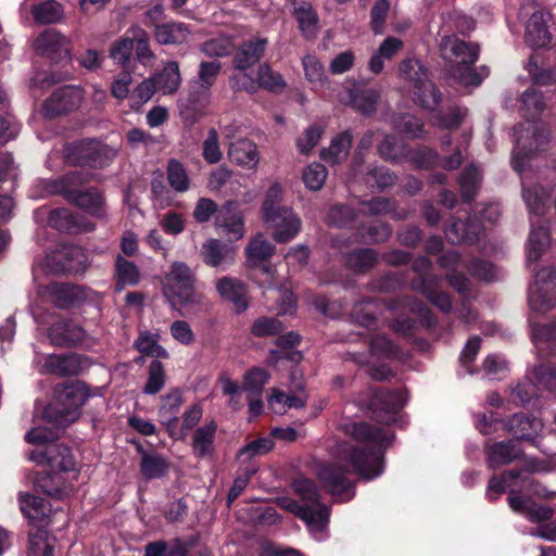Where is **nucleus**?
<instances>
[{
	"mask_svg": "<svg viewBox=\"0 0 556 556\" xmlns=\"http://www.w3.org/2000/svg\"><path fill=\"white\" fill-rule=\"evenodd\" d=\"M447 239L452 243L470 242L478 240L480 226L471 222H454L445 231Z\"/></svg>",
	"mask_w": 556,
	"mask_h": 556,
	"instance_id": "a18cd8bd",
	"label": "nucleus"
},
{
	"mask_svg": "<svg viewBox=\"0 0 556 556\" xmlns=\"http://www.w3.org/2000/svg\"><path fill=\"white\" fill-rule=\"evenodd\" d=\"M48 223L51 227L64 232L89 231L93 229L92 225L80 223L78 218L66 208L52 211L49 215Z\"/></svg>",
	"mask_w": 556,
	"mask_h": 556,
	"instance_id": "2f4dec72",
	"label": "nucleus"
},
{
	"mask_svg": "<svg viewBox=\"0 0 556 556\" xmlns=\"http://www.w3.org/2000/svg\"><path fill=\"white\" fill-rule=\"evenodd\" d=\"M405 403L406 396L402 392L379 391L375 395L371 406L386 413V416H378L381 422L391 424L395 421V414Z\"/></svg>",
	"mask_w": 556,
	"mask_h": 556,
	"instance_id": "bb28decb",
	"label": "nucleus"
},
{
	"mask_svg": "<svg viewBox=\"0 0 556 556\" xmlns=\"http://www.w3.org/2000/svg\"><path fill=\"white\" fill-rule=\"evenodd\" d=\"M168 469V463L159 454L143 453L141 458V472L148 479L164 476Z\"/></svg>",
	"mask_w": 556,
	"mask_h": 556,
	"instance_id": "864d4df0",
	"label": "nucleus"
},
{
	"mask_svg": "<svg viewBox=\"0 0 556 556\" xmlns=\"http://www.w3.org/2000/svg\"><path fill=\"white\" fill-rule=\"evenodd\" d=\"M88 180L79 170L71 172L52 182L51 193L63 194L70 202L96 216H103V200L101 194L93 190L83 191L79 186Z\"/></svg>",
	"mask_w": 556,
	"mask_h": 556,
	"instance_id": "423d86ee",
	"label": "nucleus"
},
{
	"mask_svg": "<svg viewBox=\"0 0 556 556\" xmlns=\"http://www.w3.org/2000/svg\"><path fill=\"white\" fill-rule=\"evenodd\" d=\"M525 14L528 16L525 25L526 42L533 49L546 48L553 39L548 27L551 14L535 5L526 8Z\"/></svg>",
	"mask_w": 556,
	"mask_h": 556,
	"instance_id": "9b49d317",
	"label": "nucleus"
},
{
	"mask_svg": "<svg viewBox=\"0 0 556 556\" xmlns=\"http://www.w3.org/2000/svg\"><path fill=\"white\" fill-rule=\"evenodd\" d=\"M31 14L39 24H53L62 18L63 8L55 0H47L33 5Z\"/></svg>",
	"mask_w": 556,
	"mask_h": 556,
	"instance_id": "49530a36",
	"label": "nucleus"
},
{
	"mask_svg": "<svg viewBox=\"0 0 556 556\" xmlns=\"http://www.w3.org/2000/svg\"><path fill=\"white\" fill-rule=\"evenodd\" d=\"M49 338L52 344L65 346L83 342L85 331L72 320H60L49 329Z\"/></svg>",
	"mask_w": 556,
	"mask_h": 556,
	"instance_id": "393cba45",
	"label": "nucleus"
},
{
	"mask_svg": "<svg viewBox=\"0 0 556 556\" xmlns=\"http://www.w3.org/2000/svg\"><path fill=\"white\" fill-rule=\"evenodd\" d=\"M152 79H155L156 88L163 94L176 92L181 84L178 63L168 62L159 74L152 76Z\"/></svg>",
	"mask_w": 556,
	"mask_h": 556,
	"instance_id": "c9c22d12",
	"label": "nucleus"
},
{
	"mask_svg": "<svg viewBox=\"0 0 556 556\" xmlns=\"http://www.w3.org/2000/svg\"><path fill=\"white\" fill-rule=\"evenodd\" d=\"M181 396L177 392L169 393L162 397V405L159 410L161 421L168 428L178 422L177 413L181 406Z\"/></svg>",
	"mask_w": 556,
	"mask_h": 556,
	"instance_id": "3c124183",
	"label": "nucleus"
},
{
	"mask_svg": "<svg viewBox=\"0 0 556 556\" xmlns=\"http://www.w3.org/2000/svg\"><path fill=\"white\" fill-rule=\"evenodd\" d=\"M440 50L443 58L452 63L470 65L478 60V47L456 36L443 37L440 43Z\"/></svg>",
	"mask_w": 556,
	"mask_h": 556,
	"instance_id": "aec40b11",
	"label": "nucleus"
},
{
	"mask_svg": "<svg viewBox=\"0 0 556 556\" xmlns=\"http://www.w3.org/2000/svg\"><path fill=\"white\" fill-rule=\"evenodd\" d=\"M202 256L212 267H217L232 258L231 249L216 239H210L203 244Z\"/></svg>",
	"mask_w": 556,
	"mask_h": 556,
	"instance_id": "c03bdc74",
	"label": "nucleus"
},
{
	"mask_svg": "<svg viewBox=\"0 0 556 556\" xmlns=\"http://www.w3.org/2000/svg\"><path fill=\"white\" fill-rule=\"evenodd\" d=\"M36 52L51 60H61L71 56V41L54 29H47L40 34L35 42Z\"/></svg>",
	"mask_w": 556,
	"mask_h": 556,
	"instance_id": "6ab92c4d",
	"label": "nucleus"
},
{
	"mask_svg": "<svg viewBox=\"0 0 556 556\" xmlns=\"http://www.w3.org/2000/svg\"><path fill=\"white\" fill-rule=\"evenodd\" d=\"M429 268L430 262L427 257H419L415 262L414 269L418 273V277L413 280V288L421 292L441 311L448 312L452 306L450 296L438 289L437 278L426 275Z\"/></svg>",
	"mask_w": 556,
	"mask_h": 556,
	"instance_id": "ddd939ff",
	"label": "nucleus"
},
{
	"mask_svg": "<svg viewBox=\"0 0 556 556\" xmlns=\"http://www.w3.org/2000/svg\"><path fill=\"white\" fill-rule=\"evenodd\" d=\"M230 81L233 89L251 92L258 88L276 90L282 89L286 86L282 76L274 72L268 64H262L258 67L256 78H252L245 73H237L231 76Z\"/></svg>",
	"mask_w": 556,
	"mask_h": 556,
	"instance_id": "dca6fc26",
	"label": "nucleus"
},
{
	"mask_svg": "<svg viewBox=\"0 0 556 556\" xmlns=\"http://www.w3.org/2000/svg\"><path fill=\"white\" fill-rule=\"evenodd\" d=\"M488 463L489 467L496 468L508 463L514 462L521 455L520 447L511 442H500L495 443L488 450Z\"/></svg>",
	"mask_w": 556,
	"mask_h": 556,
	"instance_id": "72a5a7b5",
	"label": "nucleus"
},
{
	"mask_svg": "<svg viewBox=\"0 0 556 556\" xmlns=\"http://www.w3.org/2000/svg\"><path fill=\"white\" fill-rule=\"evenodd\" d=\"M440 265L445 268H451L452 273H447L446 277L452 287L459 292H465L468 289V279L457 269L464 268L466 265L460 260L459 254L456 251H448L440 257Z\"/></svg>",
	"mask_w": 556,
	"mask_h": 556,
	"instance_id": "473e14b6",
	"label": "nucleus"
},
{
	"mask_svg": "<svg viewBox=\"0 0 556 556\" xmlns=\"http://www.w3.org/2000/svg\"><path fill=\"white\" fill-rule=\"evenodd\" d=\"M351 104L364 114H371L376 111L380 93L375 89H359L350 92Z\"/></svg>",
	"mask_w": 556,
	"mask_h": 556,
	"instance_id": "8fccbe9b",
	"label": "nucleus"
},
{
	"mask_svg": "<svg viewBox=\"0 0 556 556\" xmlns=\"http://www.w3.org/2000/svg\"><path fill=\"white\" fill-rule=\"evenodd\" d=\"M516 490V495H519L522 491H529L531 494L539 497H551L552 493H548L543 485L530 479L528 476H521L517 470H508L501 477L493 476L488 484L486 495L490 500H495L493 493L502 494L506 490Z\"/></svg>",
	"mask_w": 556,
	"mask_h": 556,
	"instance_id": "9d476101",
	"label": "nucleus"
},
{
	"mask_svg": "<svg viewBox=\"0 0 556 556\" xmlns=\"http://www.w3.org/2000/svg\"><path fill=\"white\" fill-rule=\"evenodd\" d=\"M215 225L223 229L224 233L229 236L231 240H239L244 236V218L237 211L235 202L226 203L216 215Z\"/></svg>",
	"mask_w": 556,
	"mask_h": 556,
	"instance_id": "4be33fe9",
	"label": "nucleus"
},
{
	"mask_svg": "<svg viewBox=\"0 0 556 556\" xmlns=\"http://www.w3.org/2000/svg\"><path fill=\"white\" fill-rule=\"evenodd\" d=\"M29 459L47 463L50 467V471H43L36 478L37 490L56 500L66 498L73 493L76 462L67 446L51 444L45 451H33Z\"/></svg>",
	"mask_w": 556,
	"mask_h": 556,
	"instance_id": "f03ea898",
	"label": "nucleus"
},
{
	"mask_svg": "<svg viewBox=\"0 0 556 556\" xmlns=\"http://www.w3.org/2000/svg\"><path fill=\"white\" fill-rule=\"evenodd\" d=\"M344 430L357 444L340 445V463L321 466L318 470L320 481L333 495L350 493L349 475L352 471L367 480L380 476L383 469L382 448L389 441V435L383 429L371 427L366 422L346 424Z\"/></svg>",
	"mask_w": 556,
	"mask_h": 556,
	"instance_id": "f257e3e1",
	"label": "nucleus"
},
{
	"mask_svg": "<svg viewBox=\"0 0 556 556\" xmlns=\"http://www.w3.org/2000/svg\"><path fill=\"white\" fill-rule=\"evenodd\" d=\"M522 198L531 217H541L546 213L548 194L541 186L526 187L523 185Z\"/></svg>",
	"mask_w": 556,
	"mask_h": 556,
	"instance_id": "79ce46f5",
	"label": "nucleus"
},
{
	"mask_svg": "<svg viewBox=\"0 0 556 556\" xmlns=\"http://www.w3.org/2000/svg\"><path fill=\"white\" fill-rule=\"evenodd\" d=\"M167 180L177 192H186L190 187V179L184 165L177 160H169L167 164Z\"/></svg>",
	"mask_w": 556,
	"mask_h": 556,
	"instance_id": "5fc2aeb1",
	"label": "nucleus"
},
{
	"mask_svg": "<svg viewBox=\"0 0 556 556\" xmlns=\"http://www.w3.org/2000/svg\"><path fill=\"white\" fill-rule=\"evenodd\" d=\"M275 252L274 244L263 235L254 236L245 248L250 266L256 267L269 258Z\"/></svg>",
	"mask_w": 556,
	"mask_h": 556,
	"instance_id": "f704fd0d",
	"label": "nucleus"
},
{
	"mask_svg": "<svg viewBox=\"0 0 556 556\" xmlns=\"http://www.w3.org/2000/svg\"><path fill=\"white\" fill-rule=\"evenodd\" d=\"M507 431L519 440H533L543 430V422L526 414H515L506 424Z\"/></svg>",
	"mask_w": 556,
	"mask_h": 556,
	"instance_id": "a878e982",
	"label": "nucleus"
},
{
	"mask_svg": "<svg viewBox=\"0 0 556 556\" xmlns=\"http://www.w3.org/2000/svg\"><path fill=\"white\" fill-rule=\"evenodd\" d=\"M202 156L210 164H216L223 159L218 132L215 128H210L207 131V136L202 143Z\"/></svg>",
	"mask_w": 556,
	"mask_h": 556,
	"instance_id": "0e129e2a",
	"label": "nucleus"
},
{
	"mask_svg": "<svg viewBox=\"0 0 556 556\" xmlns=\"http://www.w3.org/2000/svg\"><path fill=\"white\" fill-rule=\"evenodd\" d=\"M293 489L301 497L302 504L282 496L277 498V505L304 520L315 534L323 532L328 525L329 508L319 502V492L314 482L300 479L293 483Z\"/></svg>",
	"mask_w": 556,
	"mask_h": 556,
	"instance_id": "7ed1b4c3",
	"label": "nucleus"
},
{
	"mask_svg": "<svg viewBox=\"0 0 556 556\" xmlns=\"http://www.w3.org/2000/svg\"><path fill=\"white\" fill-rule=\"evenodd\" d=\"M211 97V89L190 81L187 93L178 100L181 117L190 123L199 121L206 114Z\"/></svg>",
	"mask_w": 556,
	"mask_h": 556,
	"instance_id": "4468645a",
	"label": "nucleus"
},
{
	"mask_svg": "<svg viewBox=\"0 0 556 556\" xmlns=\"http://www.w3.org/2000/svg\"><path fill=\"white\" fill-rule=\"evenodd\" d=\"M267 45L266 38H255L242 42L233 58L235 68L239 73H244V71L252 67L261 60Z\"/></svg>",
	"mask_w": 556,
	"mask_h": 556,
	"instance_id": "5701e85b",
	"label": "nucleus"
},
{
	"mask_svg": "<svg viewBox=\"0 0 556 556\" xmlns=\"http://www.w3.org/2000/svg\"><path fill=\"white\" fill-rule=\"evenodd\" d=\"M84 100L83 90L75 86L56 89L43 104L45 114L54 117L79 108Z\"/></svg>",
	"mask_w": 556,
	"mask_h": 556,
	"instance_id": "a211bd4d",
	"label": "nucleus"
},
{
	"mask_svg": "<svg viewBox=\"0 0 556 556\" xmlns=\"http://www.w3.org/2000/svg\"><path fill=\"white\" fill-rule=\"evenodd\" d=\"M482 370L490 379H502L508 371V364L504 356L493 353L484 358Z\"/></svg>",
	"mask_w": 556,
	"mask_h": 556,
	"instance_id": "69168bd1",
	"label": "nucleus"
},
{
	"mask_svg": "<svg viewBox=\"0 0 556 556\" xmlns=\"http://www.w3.org/2000/svg\"><path fill=\"white\" fill-rule=\"evenodd\" d=\"M480 179L481 175L476 166L471 165L464 170L459 179V185L462 189V197L465 201L473 199L479 187Z\"/></svg>",
	"mask_w": 556,
	"mask_h": 556,
	"instance_id": "052dcab7",
	"label": "nucleus"
},
{
	"mask_svg": "<svg viewBox=\"0 0 556 556\" xmlns=\"http://www.w3.org/2000/svg\"><path fill=\"white\" fill-rule=\"evenodd\" d=\"M261 216L274 229L273 237L277 242H288L300 232L301 219L289 207H280Z\"/></svg>",
	"mask_w": 556,
	"mask_h": 556,
	"instance_id": "2eb2a0df",
	"label": "nucleus"
},
{
	"mask_svg": "<svg viewBox=\"0 0 556 556\" xmlns=\"http://www.w3.org/2000/svg\"><path fill=\"white\" fill-rule=\"evenodd\" d=\"M304 75L314 89L323 88L327 83L324 65L315 55H305L302 59Z\"/></svg>",
	"mask_w": 556,
	"mask_h": 556,
	"instance_id": "09e8293b",
	"label": "nucleus"
},
{
	"mask_svg": "<svg viewBox=\"0 0 556 556\" xmlns=\"http://www.w3.org/2000/svg\"><path fill=\"white\" fill-rule=\"evenodd\" d=\"M528 302L531 311L544 314L556 306V269L543 267L529 286Z\"/></svg>",
	"mask_w": 556,
	"mask_h": 556,
	"instance_id": "1a4fd4ad",
	"label": "nucleus"
},
{
	"mask_svg": "<svg viewBox=\"0 0 556 556\" xmlns=\"http://www.w3.org/2000/svg\"><path fill=\"white\" fill-rule=\"evenodd\" d=\"M129 35H132L134 51L137 61L144 66H151L154 61V54L150 49L147 31L139 26H131L129 28Z\"/></svg>",
	"mask_w": 556,
	"mask_h": 556,
	"instance_id": "37998d69",
	"label": "nucleus"
},
{
	"mask_svg": "<svg viewBox=\"0 0 556 556\" xmlns=\"http://www.w3.org/2000/svg\"><path fill=\"white\" fill-rule=\"evenodd\" d=\"M134 52V40L132 35H129V28L127 29L126 34L115 40L110 48V58L113 60L114 63L126 66Z\"/></svg>",
	"mask_w": 556,
	"mask_h": 556,
	"instance_id": "603ef678",
	"label": "nucleus"
},
{
	"mask_svg": "<svg viewBox=\"0 0 556 556\" xmlns=\"http://www.w3.org/2000/svg\"><path fill=\"white\" fill-rule=\"evenodd\" d=\"M20 508L24 516L33 522H41L51 514L50 504L38 496L21 493L18 495Z\"/></svg>",
	"mask_w": 556,
	"mask_h": 556,
	"instance_id": "c756f323",
	"label": "nucleus"
},
{
	"mask_svg": "<svg viewBox=\"0 0 556 556\" xmlns=\"http://www.w3.org/2000/svg\"><path fill=\"white\" fill-rule=\"evenodd\" d=\"M516 146L513 151L511 164L518 173L525 168L523 159L546 151L551 141L549 131L540 124L520 125L515 129Z\"/></svg>",
	"mask_w": 556,
	"mask_h": 556,
	"instance_id": "6e6552de",
	"label": "nucleus"
},
{
	"mask_svg": "<svg viewBox=\"0 0 556 556\" xmlns=\"http://www.w3.org/2000/svg\"><path fill=\"white\" fill-rule=\"evenodd\" d=\"M216 289L223 299L233 304L238 313L248 308L247 291L240 280L230 277L220 278L216 281Z\"/></svg>",
	"mask_w": 556,
	"mask_h": 556,
	"instance_id": "cd10ccee",
	"label": "nucleus"
},
{
	"mask_svg": "<svg viewBox=\"0 0 556 556\" xmlns=\"http://www.w3.org/2000/svg\"><path fill=\"white\" fill-rule=\"evenodd\" d=\"M403 48V41L395 37L386 38L380 45L377 52L369 61V70L372 73L379 74L383 70L384 60H390L395 56Z\"/></svg>",
	"mask_w": 556,
	"mask_h": 556,
	"instance_id": "58836bf2",
	"label": "nucleus"
},
{
	"mask_svg": "<svg viewBox=\"0 0 556 556\" xmlns=\"http://www.w3.org/2000/svg\"><path fill=\"white\" fill-rule=\"evenodd\" d=\"M274 447V443L269 438H261L251 441L238 452V458L242 463L250 462L256 456L268 453Z\"/></svg>",
	"mask_w": 556,
	"mask_h": 556,
	"instance_id": "e2e57ef3",
	"label": "nucleus"
},
{
	"mask_svg": "<svg viewBox=\"0 0 556 556\" xmlns=\"http://www.w3.org/2000/svg\"><path fill=\"white\" fill-rule=\"evenodd\" d=\"M521 108L528 117L539 116L545 109L543 96L534 87L527 89L521 96Z\"/></svg>",
	"mask_w": 556,
	"mask_h": 556,
	"instance_id": "4d7b16f0",
	"label": "nucleus"
},
{
	"mask_svg": "<svg viewBox=\"0 0 556 556\" xmlns=\"http://www.w3.org/2000/svg\"><path fill=\"white\" fill-rule=\"evenodd\" d=\"M88 256L80 247L64 245L49 258L48 266L55 273H81L86 269Z\"/></svg>",
	"mask_w": 556,
	"mask_h": 556,
	"instance_id": "f3484780",
	"label": "nucleus"
},
{
	"mask_svg": "<svg viewBox=\"0 0 556 556\" xmlns=\"http://www.w3.org/2000/svg\"><path fill=\"white\" fill-rule=\"evenodd\" d=\"M114 155L112 149L93 139H84L68 147V157L79 165L102 167Z\"/></svg>",
	"mask_w": 556,
	"mask_h": 556,
	"instance_id": "f8f14e48",
	"label": "nucleus"
},
{
	"mask_svg": "<svg viewBox=\"0 0 556 556\" xmlns=\"http://www.w3.org/2000/svg\"><path fill=\"white\" fill-rule=\"evenodd\" d=\"M379 153L383 159L400 161L407 156V149L402 139L394 136H388L379 146Z\"/></svg>",
	"mask_w": 556,
	"mask_h": 556,
	"instance_id": "bf43d9fd",
	"label": "nucleus"
},
{
	"mask_svg": "<svg viewBox=\"0 0 556 556\" xmlns=\"http://www.w3.org/2000/svg\"><path fill=\"white\" fill-rule=\"evenodd\" d=\"M216 429V422L211 421L195 430L193 434L192 447L193 452L198 456L205 457L213 453Z\"/></svg>",
	"mask_w": 556,
	"mask_h": 556,
	"instance_id": "4c0bfd02",
	"label": "nucleus"
},
{
	"mask_svg": "<svg viewBox=\"0 0 556 556\" xmlns=\"http://www.w3.org/2000/svg\"><path fill=\"white\" fill-rule=\"evenodd\" d=\"M295 18L305 37H313L317 29V15L308 4H303L294 10Z\"/></svg>",
	"mask_w": 556,
	"mask_h": 556,
	"instance_id": "13d9d810",
	"label": "nucleus"
},
{
	"mask_svg": "<svg viewBox=\"0 0 556 556\" xmlns=\"http://www.w3.org/2000/svg\"><path fill=\"white\" fill-rule=\"evenodd\" d=\"M233 49V41L229 36H218L206 40L201 46V51L210 58L228 55Z\"/></svg>",
	"mask_w": 556,
	"mask_h": 556,
	"instance_id": "6e6d98bb",
	"label": "nucleus"
},
{
	"mask_svg": "<svg viewBox=\"0 0 556 556\" xmlns=\"http://www.w3.org/2000/svg\"><path fill=\"white\" fill-rule=\"evenodd\" d=\"M45 370L56 376H76L83 369L81 359L76 354H50L43 364Z\"/></svg>",
	"mask_w": 556,
	"mask_h": 556,
	"instance_id": "c85d7f7f",
	"label": "nucleus"
},
{
	"mask_svg": "<svg viewBox=\"0 0 556 556\" xmlns=\"http://www.w3.org/2000/svg\"><path fill=\"white\" fill-rule=\"evenodd\" d=\"M160 334L149 331H140L138 338L134 342V346L144 356L153 358H168V352L159 344Z\"/></svg>",
	"mask_w": 556,
	"mask_h": 556,
	"instance_id": "ea45409f",
	"label": "nucleus"
},
{
	"mask_svg": "<svg viewBox=\"0 0 556 556\" xmlns=\"http://www.w3.org/2000/svg\"><path fill=\"white\" fill-rule=\"evenodd\" d=\"M400 76L407 83L406 91L413 101L432 110L440 101V92L428 79L427 72L418 60H405L399 66Z\"/></svg>",
	"mask_w": 556,
	"mask_h": 556,
	"instance_id": "0eeeda50",
	"label": "nucleus"
},
{
	"mask_svg": "<svg viewBox=\"0 0 556 556\" xmlns=\"http://www.w3.org/2000/svg\"><path fill=\"white\" fill-rule=\"evenodd\" d=\"M531 223L532 229L527 244V260L528 262H536L549 244V235L544 225L535 227L532 219Z\"/></svg>",
	"mask_w": 556,
	"mask_h": 556,
	"instance_id": "e433bc0d",
	"label": "nucleus"
},
{
	"mask_svg": "<svg viewBox=\"0 0 556 556\" xmlns=\"http://www.w3.org/2000/svg\"><path fill=\"white\" fill-rule=\"evenodd\" d=\"M190 28L179 22L163 23L154 30L155 39L161 45H181L188 41Z\"/></svg>",
	"mask_w": 556,
	"mask_h": 556,
	"instance_id": "7c9ffc66",
	"label": "nucleus"
},
{
	"mask_svg": "<svg viewBox=\"0 0 556 556\" xmlns=\"http://www.w3.org/2000/svg\"><path fill=\"white\" fill-rule=\"evenodd\" d=\"M539 390L556 392V368L553 366H538L530 372Z\"/></svg>",
	"mask_w": 556,
	"mask_h": 556,
	"instance_id": "338daca9",
	"label": "nucleus"
},
{
	"mask_svg": "<svg viewBox=\"0 0 556 556\" xmlns=\"http://www.w3.org/2000/svg\"><path fill=\"white\" fill-rule=\"evenodd\" d=\"M268 378L269 376L265 370L253 368L245 374L242 389L248 392V395L261 396Z\"/></svg>",
	"mask_w": 556,
	"mask_h": 556,
	"instance_id": "680f3d73",
	"label": "nucleus"
},
{
	"mask_svg": "<svg viewBox=\"0 0 556 556\" xmlns=\"http://www.w3.org/2000/svg\"><path fill=\"white\" fill-rule=\"evenodd\" d=\"M536 386L531 374H528L523 381L519 382L511 391V400L518 404H526L533 399L538 392Z\"/></svg>",
	"mask_w": 556,
	"mask_h": 556,
	"instance_id": "774afa93",
	"label": "nucleus"
},
{
	"mask_svg": "<svg viewBox=\"0 0 556 556\" xmlns=\"http://www.w3.org/2000/svg\"><path fill=\"white\" fill-rule=\"evenodd\" d=\"M228 156L231 162L248 169H253L260 162L256 144L245 138L228 142Z\"/></svg>",
	"mask_w": 556,
	"mask_h": 556,
	"instance_id": "b1692460",
	"label": "nucleus"
},
{
	"mask_svg": "<svg viewBox=\"0 0 556 556\" xmlns=\"http://www.w3.org/2000/svg\"><path fill=\"white\" fill-rule=\"evenodd\" d=\"M116 289L121 291L127 286H136L140 280V273L135 263L117 255L115 260Z\"/></svg>",
	"mask_w": 556,
	"mask_h": 556,
	"instance_id": "a19ab883",
	"label": "nucleus"
},
{
	"mask_svg": "<svg viewBox=\"0 0 556 556\" xmlns=\"http://www.w3.org/2000/svg\"><path fill=\"white\" fill-rule=\"evenodd\" d=\"M516 490H510L508 496V505L510 509L517 514L523 515L529 521L542 523L552 519L554 510L548 506L536 505L529 498L516 495Z\"/></svg>",
	"mask_w": 556,
	"mask_h": 556,
	"instance_id": "412c9836",
	"label": "nucleus"
},
{
	"mask_svg": "<svg viewBox=\"0 0 556 556\" xmlns=\"http://www.w3.org/2000/svg\"><path fill=\"white\" fill-rule=\"evenodd\" d=\"M194 275L182 262H174L165 276L163 293L172 306L201 305L203 295L194 290Z\"/></svg>",
	"mask_w": 556,
	"mask_h": 556,
	"instance_id": "39448f33",
	"label": "nucleus"
},
{
	"mask_svg": "<svg viewBox=\"0 0 556 556\" xmlns=\"http://www.w3.org/2000/svg\"><path fill=\"white\" fill-rule=\"evenodd\" d=\"M351 144V135L343 132L332 140L327 150L321 151V159L332 164L339 163L348 156Z\"/></svg>",
	"mask_w": 556,
	"mask_h": 556,
	"instance_id": "de8ad7c7",
	"label": "nucleus"
},
{
	"mask_svg": "<svg viewBox=\"0 0 556 556\" xmlns=\"http://www.w3.org/2000/svg\"><path fill=\"white\" fill-rule=\"evenodd\" d=\"M88 397L87 387L76 381L56 389L55 400L45 409V418L58 426H68L79 416Z\"/></svg>",
	"mask_w": 556,
	"mask_h": 556,
	"instance_id": "20e7f679",
	"label": "nucleus"
}]
</instances>
